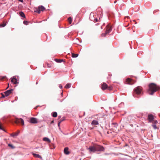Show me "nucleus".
Segmentation results:
<instances>
[{
	"label": "nucleus",
	"instance_id": "1",
	"mask_svg": "<svg viewBox=\"0 0 160 160\" xmlns=\"http://www.w3.org/2000/svg\"><path fill=\"white\" fill-rule=\"evenodd\" d=\"M149 87L147 92L150 95H152L155 92L159 89V86L154 83H151L149 84Z\"/></svg>",
	"mask_w": 160,
	"mask_h": 160
},
{
	"label": "nucleus",
	"instance_id": "2",
	"mask_svg": "<svg viewBox=\"0 0 160 160\" xmlns=\"http://www.w3.org/2000/svg\"><path fill=\"white\" fill-rule=\"evenodd\" d=\"M148 119L150 122H151L153 123H158L156 120H154V116L152 115H148Z\"/></svg>",
	"mask_w": 160,
	"mask_h": 160
},
{
	"label": "nucleus",
	"instance_id": "3",
	"mask_svg": "<svg viewBox=\"0 0 160 160\" xmlns=\"http://www.w3.org/2000/svg\"><path fill=\"white\" fill-rule=\"evenodd\" d=\"M111 127L112 129L114 132L116 133H118L119 132V129L117 128L118 127V124L116 123H112Z\"/></svg>",
	"mask_w": 160,
	"mask_h": 160
},
{
	"label": "nucleus",
	"instance_id": "4",
	"mask_svg": "<svg viewBox=\"0 0 160 160\" xmlns=\"http://www.w3.org/2000/svg\"><path fill=\"white\" fill-rule=\"evenodd\" d=\"M14 122L16 124L21 123L22 125H24V121L22 118H16L14 121Z\"/></svg>",
	"mask_w": 160,
	"mask_h": 160
},
{
	"label": "nucleus",
	"instance_id": "5",
	"mask_svg": "<svg viewBox=\"0 0 160 160\" xmlns=\"http://www.w3.org/2000/svg\"><path fill=\"white\" fill-rule=\"evenodd\" d=\"M45 9V8L43 6H41L38 7V8L35 9V10L34 11L36 12H37L38 13H40L41 11H43Z\"/></svg>",
	"mask_w": 160,
	"mask_h": 160
},
{
	"label": "nucleus",
	"instance_id": "6",
	"mask_svg": "<svg viewBox=\"0 0 160 160\" xmlns=\"http://www.w3.org/2000/svg\"><path fill=\"white\" fill-rule=\"evenodd\" d=\"M96 151H103L104 150V148L102 146L96 145H95Z\"/></svg>",
	"mask_w": 160,
	"mask_h": 160
},
{
	"label": "nucleus",
	"instance_id": "7",
	"mask_svg": "<svg viewBox=\"0 0 160 160\" xmlns=\"http://www.w3.org/2000/svg\"><path fill=\"white\" fill-rule=\"evenodd\" d=\"M141 87L139 86L136 88L134 89V91L135 93L137 94H140L141 92Z\"/></svg>",
	"mask_w": 160,
	"mask_h": 160
},
{
	"label": "nucleus",
	"instance_id": "8",
	"mask_svg": "<svg viewBox=\"0 0 160 160\" xmlns=\"http://www.w3.org/2000/svg\"><path fill=\"white\" fill-rule=\"evenodd\" d=\"M126 82L127 84L132 85L135 83V81L132 79H131L129 78H128L126 79Z\"/></svg>",
	"mask_w": 160,
	"mask_h": 160
},
{
	"label": "nucleus",
	"instance_id": "9",
	"mask_svg": "<svg viewBox=\"0 0 160 160\" xmlns=\"http://www.w3.org/2000/svg\"><path fill=\"white\" fill-rule=\"evenodd\" d=\"M13 89H12L10 90H8L7 91H5L4 92V93L5 94V96L7 97L9 95H10L13 91Z\"/></svg>",
	"mask_w": 160,
	"mask_h": 160
},
{
	"label": "nucleus",
	"instance_id": "10",
	"mask_svg": "<svg viewBox=\"0 0 160 160\" xmlns=\"http://www.w3.org/2000/svg\"><path fill=\"white\" fill-rule=\"evenodd\" d=\"M108 88V85L105 82L102 83L101 84V88L102 90H105Z\"/></svg>",
	"mask_w": 160,
	"mask_h": 160
},
{
	"label": "nucleus",
	"instance_id": "11",
	"mask_svg": "<svg viewBox=\"0 0 160 160\" xmlns=\"http://www.w3.org/2000/svg\"><path fill=\"white\" fill-rule=\"evenodd\" d=\"M112 29L111 27L109 25H108L106 27V32L108 34L111 31Z\"/></svg>",
	"mask_w": 160,
	"mask_h": 160
},
{
	"label": "nucleus",
	"instance_id": "12",
	"mask_svg": "<svg viewBox=\"0 0 160 160\" xmlns=\"http://www.w3.org/2000/svg\"><path fill=\"white\" fill-rule=\"evenodd\" d=\"M88 149L91 152H96V148L95 145L89 147Z\"/></svg>",
	"mask_w": 160,
	"mask_h": 160
},
{
	"label": "nucleus",
	"instance_id": "13",
	"mask_svg": "<svg viewBox=\"0 0 160 160\" xmlns=\"http://www.w3.org/2000/svg\"><path fill=\"white\" fill-rule=\"evenodd\" d=\"M30 122L32 123H37L38 122V121L36 118H32L30 119Z\"/></svg>",
	"mask_w": 160,
	"mask_h": 160
},
{
	"label": "nucleus",
	"instance_id": "14",
	"mask_svg": "<svg viewBox=\"0 0 160 160\" xmlns=\"http://www.w3.org/2000/svg\"><path fill=\"white\" fill-rule=\"evenodd\" d=\"M64 152L65 154L68 155L70 153V152L68 151V147H66L64 148Z\"/></svg>",
	"mask_w": 160,
	"mask_h": 160
},
{
	"label": "nucleus",
	"instance_id": "15",
	"mask_svg": "<svg viewBox=\"0 0 160 160\" xmlns=\"http://www.w3.org/2000/svg\"><path fill=\"white\" fill-rule=\"evenodd\" d=\"M11 81V82L14 84H16L18 83L17 79L14 77L12 78Z\"/></svg>",
	"mask_w": 160,
	"mask_h": 160
},
{
	"label": "nucleus",
	"instance_id": "16",
	"mask_svg": "<svg viewBox=\"0 0 160 160\" xmlns=\"http://www.w3.org/2000/svg\"><path fill=\"white\" fill-rule=\"evenodd\" d=\"M91 124L92 125H97L98 124V122L97 121L94 120L92 121Z\"/></svg>",
	"mask_w": 160,
	"mask_h": 160
},
{
	"label": "nucleus",
	"instance_id": "17",
	"mask_svg": "<svg viewBox=\"0 0 160 160\" xmlns=\"http://www.w3.org/2000/svg\"><path fill=\"white\" fill-rule=\"evenodd\" d=\"M43 140L44 141L47 142L48 143H50L51 142L49 138H48L47 137L44 138L43 139Z\"/></svg>",
	"mask_w": 160,
	"mask_h": 160
},
{
	"label": "nucleus",
	"instance_id": "18",
	"mask_svg": "<svg viewBox=\"0 0 160 160\" xmlns=\"http://www.w3.org/2000/svg\"><path fill=\"white\" fill-rule=\"evenodd\" d=\"M32 155L35 158H39L42 159V157L39 154H36L34 153H33Z\"/></svg>",
	"mask_w": 160,
	"mask_h": 160
},
{
	"label": "nucleus",
	"instance_id": "19",
	"mask_svg": "<svg viewBox=\"0 0 160 160\" xmlns=\"http://www.w3.org/2000/svg\"><path fill=\"white\" fill-rule=\"evenodd\" d=\"M19 132V131H18V132H16L15 133H12L11 134V136L13 137H14L16 136H17L18 135Z\"/></svg>",
	"mask_w": 160,
	"mask_h": 160
},
{
	"label": "nucleus",
	"instance_id": "20",
	"mask_svg": "<svg viewBox=\"0 0 160 160\" xmlns=\"http://www.w3.org/2000/svg\"><path fill=\"white\" fill-rule=\"evenodd\" d=\"M19 15L20 16L25 18V14L24 13L22 12H19Z\"/></svg>",
	"mask_w": 160,
	"mask_h": 160
},
{
	"label": "nucleus",
	"instance_id": "21",
	"mask_svg": "<svg viewBox=\"0 0 160 160\" xmlns=\"http://www.w3.org/2000/svg\"><path fill=\"white\" fill-rule=\"evenodd\" d=\"M71 85V84L69 83H67L65 86V88L67 89L69 88H70Z\"/></svg>",
	"mask_w": 160,
	"mask_h": 160
},
{
	"label": "nucleus",
	"instance_id": "22",
	"mask_svg": "<svg viewBox=\"0 0 160 160\" xmlns=\"http://www.w3.org/2000/svg\"><path fill=\"white\" fill-rule=\"evenodd\" d=\"M55 61L57 62L60 63V62H62L63 61V59H55Z\"/></svg>",
	"mask_w": 160,
	"mask_h": 160
},
{
	"label": "nucleus",
	"instance_id": "23",
	"mask_svg": "<svg viewBox=\"0 0 160 160\" xmlns=\"http://www.w3.org/2000/svg\"><path fill=\"white\" fill-rule=\"evenodd\" d=\"M78 56V54H74L72 53V56L73 58H76Z\"/></svg>",
	"mask_w": 160,
	"mask_h": 160
},
{
	"label": "nucleus",
	"instance_id": "24",
	"mask_svg": "<svg viewBox=\"0 0 160 160\" xmlns=\"http://www.w3.org/2000/svg\"><path fill=\"white\" fill-rule=\"evenodd\" d=\"M52 116L53 117H56L57 116V113L56 112H53L52 113Z\"/></svg>",
	"mask_w": 160,
	"mask_h": 160
},
{
	"label": "nucleus",
	"instance_id": "25",
	"mask_svg": "<svg viewBox=\"0 0 160 160\" xmlns=\"http://www.w3.org/2000/svg\"><path fill=\"white\" fill-rule=\"evenodd\" d=\"M107 34L108 33L105 31V33H103L101 34V36L102 37H104L106 36Z\"/></svg>",
	"mask_w": 160,
	"mask_h": 160
},
{
	"label": "nucleus",
	"instance_id": "26",
	"mask_svg": "<svg viewBox=\"0 0 160 160\" xmlns=\"http://www.w3.org/2000/svg\"><path fill=\"white\" fill-rule=\"evenodd\" d=\"M6 25V23L5 22H3L2 24H0V27H4Z\"/></svg>",
	"mask_w": 160,
	"mask_h": 160
},
{
	"label": "nucleus",
	"instance_id": "27",
	"mask_svg": "<svg viewBox=\"0 0 160 160\" xmlns=\"http://www.w3.org/2000/svg\"><path fill=\"white\" fill-rule=\"evenodd\" d=\"M6 78V76H0V80H2Z\"/></svg>",
	"mask_w": 160,
	"mask_h": 160
},
{
	"label": "nucleus",
	"instance_id": "28",
	"mask_svg": "<svg viewBox=\"0 0 160 160\" xmlns=\"http://www.w3.org/2000/svg\"><path fill=\"white\" fill-rule=\"evenodd\" d=\"M68 22L69 23V24H71L72 22V18L71 17H69L68 19Z\"/></svg>",
	"mask_w": 160,
	"mask_h": 160
},
{
	"label": "nucleus",
	"instance_id": "29",
	"mask_svg": "<svg viewBox=\"0 0 160 160\" xmlns=\"http://www.w3.org/2000/svg\"><path fill=\"white\" fill-rule=\"evenodd\" d=\"M52 65L50 64H48L47 67L49 68H52Z\"/></svg>",
	"mask_w": 160,
	"mask_h": 160
},
{
	"label": "nucleus",
	"instance_id": "30",
	"mask_svg": "<svg viewBox=\"0 0 160 160\" xmlns=\"http://www.w3.org/2000/svg\"><path fill=\"white\" fill-rule=\"evenodd\" d=\"M8 146L9 147H11V148H15V147L14 146H13L11 144H8Z\"/></svg>",
	"mask_w": 160,
	"mask_h": 160
},
{
	"label": "nucleus",
	"instance_id": "31",
	"mask_svg": "<svg viewBox=\"0 0 160 160\" xmlns=\"http://www.w3.org/2000/svg\"><path fill=\"white\" fill-rule=\"evenodd\" d=\"M109 90H111L112 89V88L111 86H109L108 87V88H107Z\"/></svg>",
	"mask_w": 160,
	"mask_h": 160
},
{
	"label": "nucleus",
	"instance_id": "32",
	"mask_svg": "<svg viewBox=\"0 0 160 160\" xmlns=\"http://www.w3.org/2000/svg\"><path fill=\"white\" fill-rule=\"evenodd\" d=\"M23 23L25 25H27L28 23V22L27 21H23Z\"/></svg>",
	"mask_w": 160,
	"mask_h": 160
},
{
	"label": "nucleus",
	"instance_id": "33",
	"mask_svg": "<svg viewBox=\"0 0 160 160\" xmlns=\"http://www.w3.org/2000/svg\"><path fill=\"white\" fill-rule=\"evenodd\" d=\"M152 126L153 127V128L154 129H156L157 128V126L155 124H152Z\"/></svg>",
	"mask_w": 160,
	"mask_h": 160
},
{
	"label": "nucleus",
	"instance_id": "34",
	"mask_svg": "<svg viewBox=\"0 0 160 160\" xmlns=\"http://www.w3.org/2000/svg\"><path fill=\"white\" fill-rule=\"evenodd\" d=\"M1 94L2 95V98H4L5 97V95L3 94L2 93H1Z\"/></svg>",
	"mask_w": 160,
	"mask_h": 160
},
{
	"label": "nucleus",
	"instance_id": "35",
	"mask_svg": "<svg viewBox=\"0 0 160 160\" xmlns=\"http://www.w3.org/2000/svg\"><path fill=\"white\" fill-rule=\"evenodd\" d=\"M0 129L1 130H3V128L2 127V125L0 124Z\"/></svg>",
	"mask_w": 160,
	"mask_h": 160
},
{
	"label": "nucleus",
	"instance_id": "36",
	"mask_svg": "<svg viewBox=\"0 0 160 160\" xmlns=\"http://www.w3.org/2000/svg\"><path fill=\"white\" fill-rule=\"evenodd\" d=\"M62 122V121H59L58 123V126H59L60 125V123Z\"/></svg>",
	"mask_w": 160,
	"mask_h": 160
},
{
	"label": "nucleus",
	"instance_id": "37",
	"mask_svg": "<svg viewBox=\"0 0 160 160\" xmlns=\"http://www.w3.org/2000/svg\"><path fill=\"white\" fill-rule=\"evenodd\" d=\"M59 87L60 88L62 89V86L60 84V85H59Z\"/></svg>",
	"mask_w": 160,
	"mask_h": 160
},
{
	"label": "nucleus",
	"instance_id": "38",
	"mask_svg": "<svg viewBox=\"0 0 160 160\" xmlns=\"http://www.w3.org/2000/svg\"><path fill=\"white\" fill-rule=\"evenodd\" d=\"M104 154L105 155H109L110 154L107 153H105Z\"/></svg>",
	"mask_w": 160,
	"mask_h": 160
},
{
	"label": "nucleus",
	"instance_id": "39",
	"mask_svg": "<svg viewBox=\"0 0 160 160\" xmlns=\"http://www.w3.org/2000/svg\"><path fill=\"white\" fill-rule=\"evenodd\" d=\"M95 22H96L98 21V20L97 19H95Z\"/></svg>",
	"mask_w": 160,
	"mask_h": 160
},
{
	"label": "nucleus",
	"instance_id": "40",
	"mask_svg": "<svg viewBox=\"0 0 160 160\" xmlns=\"http://www.w3.org/2000/svg\"><path fill=\"white\" fill-rule=\"evenodd\" d=\"M9 84L8 83V86L7 87L6 89H7L9 88Z\"/></svg>",
	"mask_w": 160,
	"mask_h": 160
},
{
	"label": "nucleus",
	"instance_id": "41",
	"mask_svg": "<svg viewBox=\"0 0 160 160\" xmlns=\"http://www.w3.org/2000/svg\"><path fill=\"white\" fill-rule=\"evenodd\" d=\"M19 1L21 2H22L23 1V0H19Z\"/></svg>",
	"mask_w": 160,
	"mask_h": 160
},
{
	"label": "nucleus",
	"instance_id": "42",
	"mask_svg": "<svg viewBox=\"0 0 160 160\" xmlns=\"http://www.w3.org/2000/svg\"><path fill=\"white\" fill-rule=\"evenodd\" d=\"M63 120H60L59 121H62V122Z\"/></svg>",
	"mask_w": 160,
	"mask_h": 160
},
{
	"label": "nucleus",
	"instance_id": "43",
	"mask_svg": "<svg viewBox=\"0 0 160 160\" xmlns=\"http://www.w3.org/2000/svg\"><path fill=\"white\" fill-rule=\"evenodd\" d=\"M117 1H115L114 2V3H116L117 2Z\"/></svg>",
	"mask_w": 160,
	"mask_h": 160
},
{
	"label": "nucleus",
	"instance_id": "44",
	"mask_svg": "<svg viewBox=\"0 0 160 160\" xmlns=\"http://www.w3.org/2000/svg\"><path fill=\"white\" fill-rule=\"evenodd\" d=\"M58 118H61V117L60 116H58Z\"/></svg>",
	"mask_w": 160,
	"mask_h": 160
},
{
	"label": "nucleus",
	"instance_id": "45",
	"mask_svg": "<svg viewBox=\"0 0 160 160\" xmlns=\"http://www.w3.org/2000/svg\"><path fill=\"white\" fill-rule=\"evenodd\" d=\"M53 121H52L51 123H53Z\"/></svg>",
	"mask_w": 160,
	"mask_h": 160
},
{
	"label": "nucleus",
	"instance_id": "46",
	"mask_svg": "<svg viewBox=\"0 0 160 160\" xmlns=\"http://www.w3.org/2000/svg\"><path fill=\"white\" fill-rule=\"evenodd\" d=\"M61 94L62 95V92L61 93Z\"/></svg>",
	"mask_w": 160,
	"mask_h": 160
},
{
	"label": "nucleus",
	"instance_id": "47",
	"mask_svg": "<svg viewBox=\"0 0 160 160\" xmlns=\"http://www.w3.org/2000/svg\"><path fill=\"white\" fill-rule=\"evenodd\" d=\"M36 108H37V107H36L35 108L36 109Z\"/></svg>",
	"mask_w": 160,
	"mask_h": 160
}]
</instances>
